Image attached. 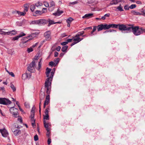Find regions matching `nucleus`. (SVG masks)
<instances>
[{
    "label": "nucleus",
    "mask_w": 145,
    "mask_h": 145,
    "mask_svg": "<svg viewBox=\"0 0 145 145\" xmlns=\"http://www.w3.org/2000/svg\"><path fill=\"white\" fill-rule=\"evenodd\" d=\"M131 25L113 24H110V28H116L118 27V29L120 31H126L127 33L131 32Z\"/></svg>",
    "instance_id": "f257e3e1"
},
{
    "label": "nucleus",
    "mask_w": 145,
    "mask_h": 145,
    "mask_svg": "<svg viewBox=\"0 0 145 145\" xmlns=\"http://www.w3.org/2000/svg\"><path fill=\"white\" fill-rule=\"evenodd\" d=\"M132 31L135 35L137 36L143 33L144 32L145 33V29L139 27L138 26H133V25H131V32Z\"/></svg>",
    "instance_id": "f03ea898"
},
{
    "label": "nucleus",
    "mask_w": 145,
    "mask_h": 145,
    "mask_svg": "<svg viewBox=\"0 0 145 145\" xmlns=\"http://www.w3.org/2000/svg\"><path fill=\"white\" fill-rule=\"evenodd\" d=\"M52 82L46 80L44 83V87L46 89V92L47 94H50Z\"/></svg>",
    "instance_id": "7ed1b4c3"
},
{
    "label": "nucleus",
    "mask_w": 145,
    "mask_h": 145,
    "mask_svg": "<svg viewBox=\"0 0 145 145\" xmlns=\"http://www.w3.org/2000/svg\"><path fill=\"white\" fill-rule=\"evenodd\" d=\"M12 103L11 101L9 99L5 97L0 98V104L5 105H8Z\"/></svg>",
    "instance_id": "20e7f679"
},
{
    "label": "nucleus",
    "mask_w": 145,
    "mask_h": 145,
    "mask_svg": "<svg viewBox=\"0 0 145 145\" xmlns=\"http://www.w3.org/2000/svg\"><path fill=\"white\" fill-rule=\"evenodd\" d=\"M50 35L51 32L49 31H46L44 33V36L46 40L49 41L51 40V37Z\"/></svg>",
    "instance_id": "39448f33"
},
{
    "label": "nucleus",
    "mask_w": 145,
    "mask_h": 145,
    "mask_svg": "<svg viewBox=\"0 0 145 145\" xmlns=\"http://www.w3.org/2000/svg\"><path fill=\"white\" fill-rule=\"evenodd\" d=\"M0 132L1 133L2 136L4 137H7L8 135L7 131L5 128L0 129Z\"/></svg>",
    "instance_id": "423d86ee"
},
{
    "label": "nucleus",
    "mask_w": 145,
    "mask_h": 145,
    "mask_svg": "<svg viewBox=\"0 0 145 145\" xmlns=\"http://www.w3.org/2000/svg\"><path fill=\"white\" fill-rule=\"evenodd\" d=\"M25 35V33H24L23 32H21L16 37L12 38L11 39L13 40H17L19 38Z\"/></svg>",
    "instance_id": "0eeeda50"
},
{
    "label": "nucleus",
    "mask_w": 145,
    "mask_h": 145,
    "mask_svg": "<svg viewBox=\"0 0 145 145\" xmlns=\"http://www.w3.org/2000/svg\"><path fill=\"white\" fill-rule=\"evenodd\" d=\"M55 73L54 72L52 71L51 72L50 76L48 77V78L46 79V80L52 82Z\"/></svg>",
    "instance_id": "6e6552de"
},
{
    "label": "nucleus",
    "mask_w": 145,
    "mask_h": 145,
    "mask_svg": "<svg viewBox=\"0 0 145 145\" xmlns=\"http://www.w3.org/2000/svg\"><path fill=\"white\" fill-rule=\"evenodd\" d=\"M63 12L62 11H60L59 9L58 8L56 12L53 13V15H55L56 16H57L61 15Z\"/></svg>",
    "instance_id": "1a4fd4ad"
},
{
    "label": "nucleus",
    "mask_w": 145,
    "mask_h": 145,
    "mask_svg": "<svg viewBox=\"0 0 145 145\" xmlns=\"http://www.w3.org/2000/svg\"><path fill=\"white\" fill-rule=\"evenodd\" d=\"M39 25H44L47 23L48 21L45 20L40 19L38 20Z\"/></svg>",
    "instance_id": "9d476101"
},
{
    "label": "nucleus",
    "mask_w": 145,
    "mask_h": 145,
    "mask_svg": "<svg viewBox=\"0 0 145 145\" xmlns=\"http://www.w3.org/2000/svg\"><path fill=\"white\" fill-rule=\"evenodd\" d=\"M93 14L92 13H89L87 14L84 15V16H83L82 18H87L89 19L90 18H91V17L93 16Z\"/></svg>",
    "instance_id": "9b49d317"
},
{
    "label": "nucleus",
    "mask_w": 145,
    "mask_h": 145,
    "mask_svg": "<svg viewBox=\"0 0 145 145\" xmlns=\"http://www.w3.org/2000/svg\"><path fill=\"white\" fill-rule=\"evenodd\" d=\"M52 71V69L47 67L46 69V71L45 74L46 75V77H49L50 73Z\"/></svg>",
    "instance_id": "f8f14e48"
},
{
    "label": "nucleus",
    "mask_w": 145,
    "mask_h": 145,
    "mask_svg": "<svg viewBox=\"0 0 145 145\" xmlns=\"http://www.w3.org/2000/svg\"><path fill=\"white\" fill-rule=\"evenodd\" d=\"M12 131L13 132L15 136L18 135L21 133V131L20 129H17L14 131L12 130Z\"/></svg>",
    "instance_id": "ddd939ff"
},
{
    "label": "nucleus",
    "mask_w": 145,
    "mask_h": 145,
    "mask_svg": "<svg viewBox=\"0 0 145 145\" xmlns=\"http://www.w3.org/2000/svg\"><path fill=\"white\" fill-rule=\"evenodd\" d=\"M124 10L123 8V7L121 5V4H120L119 6L116 8V9L115 10L116 11H119L120 12L123 11Z\"/></svg>",
    "instance_id": "4468645a"
},
{
    "label": "nucleus",
    "mask_w": 145,
    "mask_h": 145,
    "mask_svg": "<svg viewBox=\"0 0 145 145\" xmlns=\"http://www.w3.org/2000/svg\"><path fill=\"white\" fill-rule=\"evenodd\" d=\"M24 12L26 13V12L28 11L29 7V5L27 4H26L24 5Z\"/></svg>",
    "instance_id": "2eb2a0df"
},
{
    "label": "nucleus",
    "mask_w": 145,
    "mask_h": 145,
    "mask_svg": "<svg viewBox=\"0 0 145 145\" xmlns=\"http://www.w3.org/2000/svg\"><path fill=\"white\" fill-rule=\"evenodd\" d=\"M45 93L44 92H42L41 90L40 91V93L39 96L40 99V100H42L44 97Z\"/></svg>",
    "instance_id": "dca6fc26"
},
{
    "label": "nucleus",
    "mask_w": 145,
    "mask_h": 145,
    "mask_svg": "<svg viewBox=\"0 0 145 145\" xmlns=\"http://www.w3.org/2000/svg\"><path fill=\"white\" fill-rule=\"evenodd\" d=\"M18 111H17L14 112H13L12 111V113L11 114L13 116V117L15 118H17L19 117V114L18 113Z\"/></svg>",
    "instance_id": "f3484780"
},
{
    "label": "nucleus",
    "mask_w": 145,
    "mask_h": 145,
    "mask_svg": "<svg viewBox=\"0 0 145 145\" xmlns=\"http://www.w3.org/2000/svg\"><path fill=\"white\" fill-rule=\"evenodd\" d=\"M18 110V109H17V108H15L14 107H11L10 108V111L11 114L12 113V111L13 112H14Z\"/></svg>",
    "instance_id": "a211bd4d"
},
{
    "label": "nucleus",
    "mask_w": 145,
    "mask_h": 145,
    "mask_svg": "<svg viewBox=\"0 0 145 145\" xmlns=\"http://www.w3.org/2000/svg\"><path fill=\"white\" fill-rule=\"evenodd\" d=\"M84 33V31L79 32L76 35H75L74 37H79L82 35Z\"/></svg>",
    "instance_id": "6ab92c4d"
},
{
    "label": "nucleus",
    "mask_w": 145,
    "mask_h": 145,
    "mask_svg": "<svg viewBox=\"0 0 145 145\" xmlns=\"http://www.w3.org/2000/svg\"><path fill=\"white\" fill-rule=\"evenodd\" d=\"M68 48V46L67 45L63 46L62 48L61 51L63 52H66Z\"/></svg>",
    "instance_id": "aec40b11"
},
{
    "label": "nucleus",
    "mask_w": 145,
    "mask_h": 145,
    "mask_svg": "<svg viewBox=\"0 0 145 145\" xmlns=\"http://www.w3.org/2000/svg\"><path fill=\"white\" fill-rule=\"evenodd\" d=\"M16 31L14 30L10 32H8L7 33V35H9L11 34V35H15L16 34Z\"/></svg>",
    "instance_id": "412c9836"
},
{
    "label": "nucleus",
    "mask_w": 145,
    "mask_h": 145,
    "mask_svg": "<svg viewBox=\"0 0 145 145\" xmlns=\"http://www.w3.org/2000/svg\"><path fill=\"white\" fill-rule=\"evenodd\" d=\"M59 60L60 59L59 58H57L55 59H54V62L55 63V65H54V67H55L56 65L58 64L59 62Z\"/></svg>",
    "instance_id": "4be33fe9"
},
{
    "label": "nucleus",
    "mask_w": 145,
    "mask_h": 145,
    "mask_svg": "<svg viewBox=\"0 0 145 145\" xmlns=\"http://www.w3.org/2000/svg\"><path fill=\"white\" fill-rule=\"evenodd\" d=\"M37 33H36V32H35V33H32L31 35H29L27 37H24L23 38V40H27V39H28V37H33V35H37Z\"/></svg>",
    "instance_id": "5701e85b"
},
{
    "label": "nucleus",
    "mask_w": 145,
    "mask_h": 145,
    "mask_svg": "<svg viewBox=\"0 0 145 145\" xmlns=\"http://www.w3.org/2000/svg\"><path fill=\"white\" fill-rule=\"evenodd\" d=\"M17 13L20 16H24L25 14V13L24 12V11L21 12L19 11H17Z\"/></svg>",
    "instance_id": "b1692460"
},
{
    "label": "nucleus",
    "mask_w": 145,
    "mask_h": 145,
    "mask_svg": "<svg viewBox=\"0 0 145 145\" xmlns=\"http://www.w3.org/2000/svg\"><path fill=\"white\" fill-rule=\"evenodd\" d=\"M49 24L48 25V27L50 26L51 25L55 24V22H54V21L53 20H50V19H48V21Z\"/></svg>",
    "instance_id": "393cba45"
},
{
    "label": "nucleus",
    "mask_w": 145,
    "mask_h": 145,
    "mask_svg": "<svg viewBox=\"0 0 145 145\" xmlns=\"http://www.w3.org/2000/svg\"><path fill=\"white\" fill-rule=\"evenodd\" d=\"M35 107L33 106L31 110V116H32V115H35Z\"/></svg>",
    "instance_id": "a878e982"
},
{
    "label": "nucleus",
    "mask_w": 145,
    "mask_h": 145,
    "mask_svg": "<svg viewBox=\"0 0 145 145\" xmlns=\"http://www.w3.org/2000/svg\"><path fill=\"white\" fill-rule=\"evenodd\" d=\"M74 20L73 18L71 17H70L69 18L67 19L66 21L67 23H70Z\"/></svg>",
    "instance_id": "bb28decb"
},
{
    "label": "nucleus",
    "mask_w": 145,
    "mask_h": 145,
    "mask_svg": "<svg viewBox=\"0 0 145 145\" xmlns=\"http://www.w3.org/2000/svg\"><path fill=\"white\" fill-rule=\"evenodd\" d=\"M35 62L34 61H33L31 63H30L28 66L31 67L32 68H34V66H35Z\"/></svg>",
    "instance_id": "cd10ccee"
},
{
    "label": "nucleus",
    "mask_w": 145,
    "mask_h": 145,
    "mask_svg": "<svg viewBox=\"0 0 145 145\" xmlns=\"http://www.w3.org/2000/svg\"><path fill=\"white\" fill-rule=\"evenodd\" d=\"M76 38H74V37L72 38L73 39V40L74 42H76V43L78 42H79L80 41V37H76Z\"/></svg>",
    "instance_id": "c85d7f7f"
},
{
    "label": "nucleus",
    "mask_w": 145,
    "mask_h": 145,
    "mask_svg": "<svg viewBox=\"0 0 145 145\" xmlns=\"http://www.w3.org/2000/svg\"><path fill=\"white\" fill-rule=\"evenodd\" d=\"M116 0H112L110 3V4L112 5H116L117 4Z\"/></svg>",
    "instance_id": "c756f323"
},
{
    "label": "nucleus",
    "mask_w": 145,
    "mask_h": 145,
    "mask_svg": "<svg viewBox=\"0 0 145 145\" xmlns=\"http://www.w3.org/2000/svg\"><path fill=\"white\" fill-rule=\"evenodd\" d=\"M10 87L11 88L13 92H14L16 91V88L14 87V85L11 83Z\"/></svg>",
    "instance_id": "7c9ffc66"
},
{
    "label": "nucleus",
    "mask_w": 145,
    "mask_h": 145,
    "mask_svg": "<svg viewBox=\"0 0 145 145\" xmlns=\"http://www.w3.org/2000/svg\"><path fill=\"white\" fill-rule=\"evenodd\" d=\"M97 27L98 31H99L103 30L101 24L98 25L97 26Z\"/></svg>",
    "instance_id": "2f4dec72"
},
{
    "label": "nucleus",
    "mask_w": 145,
    "mask_h": 145,
    "mask_svg": "<svg viewBox=\"0 0 145 145\" xmlns=\"http://www.w3.org/2000/svg\"><path fill=\"white\" fill-rule=\"evenodd\" d=\"M31 24H38L39 25L38 20L33 21L30 23Z\"/></svg>",
    "instance_id": "473e14b6"
},
{
    "label": "nucleus",
    "mask_w": 145,
    "mask_h": 145,
    "mask_svg": "<svg viewBox=\"0 0 145 145\" xmlns=\"http://www.w3.org/2000/svg\"><path fill=\"white\" fill-rule=\"evenodd\" d=\"M35 115H32V116L31 115L29 117L31 118V121L32 122H35V120L34 118V117Z\"/></svg>",
    "instance_id": "72a5a7b5"
},
{
    "label": "nucleus",
    "mask_w": 145,
    "mask_h": 145,
    "mask_svg": "<svg viewBox=\"0 0 145 145\" xmlns=\"http://www.w3.org/2000/svg\"><path fill=\"white\" fill-rule=\"evenodd\" d=\"M43 123L44 124V127L45 128L48 127V125L49 123H46L45 120H43Z\"/></svg>",
    "instance_id": "f704fd0d"
},
{
    "label": "nucleus",
    "mask_w": 145,
    "mask_h": 145,
    "mask_svg": "<svg viewBox=\"0 0 145 145\" xmlns=\"http://www.w3.org/2000/svg\"><path fill=\"white\" fill-rule=\"evenodd\" d=\"M78 3V1H76L72 2H70L69 3V6H71V5H74L75 4Z\"/></svg>",
    "instance_id": "c9c22d12"
},
{
    "label": "nucleus",
    "mask_w": 145,
    "mask_h": 145,
    "mask_svg": "<svg viewBox=\"0 0 145 145\" xmlns=\"http://www.w3.org/2000/svg\"><path fill=\"white\" fill-rule=\"evenodd\" d=\"M42 5V3L40 2H38L37 3H36L35 4V5L37 7H38L39 6H40Z\"/></svg>",
    "instance_id": "e433bc0d"
},
{
    "label": "nucleus",
    "mask_w": 145,
    "mask_h": 145,
    "mask_svg": "<svg viewBox=\"0 0 145 145\" xmlns=\"http://www.w3.org/2000/svg\"><path fill=\"white\" fill-rule=\"evenodd\" d=\"M43 119L44 120H48L49 119V115H43Z\"/></svg>",
    "instance_id": "4c0bfd02"
},
{
    "label": "nucleus",
    "mask_w": 145,
    "mask_h": 145,
    "mask_svg": "<svg viewBox=\"0 0 145 145\" xmlns=\"http://www.w3.org/2000/svg\"><path fill=\"white\" fill-rule=\"evenodd\" d=\"M8 32H5L2 31V29H0V34L3 35H7Z\"/></svg>",
    "instance_id": "58836bf2"
},
{
    "label": "nucleus",
    "mask_w": 145,
    "mask_h": 145,
    "mask_svg": "<svg viewBox=\"0 0 145 145\" xmlns=\"http://www.w3.org/2000/svg\"><path fill=\"white\" fill-rule=\"evenodd\" d=\"M35 9V5H31V6L30 10L31 12H33Z\"/></svg>",
    "instance_id": "ea45409f"
},
{
    "label": "nucleus",
    "mask_w": 145,
    "mask_h": 145,
    "mask_svg": "<svg viewBox=\"0 0 145 145\" xmlns=\"http://www.w3.org/2000/svg\"><path fill=\"white\" fill-rule=\"evenodd\" d=\"M32 72H30L29 73H27L26 72V74L27 75V78H28V79H29L31 77V73Z\"/></svg>",
    "instance_id": "a19ab883"
},
{
    "label": "nucleus",
    "mask_w": 145,
    "mask_h": 145,
    "mask_svg": "<svg viewBox=\"0 0 145 145\" xmlns=\"http://www.w3.org/2000/svg\"><path fill=\"white\" fill-rule=\"evenodd\" d=\"M27 75L26 73H25L23 74L22 76V78L23 80H25L27 78Z\"/></svg>",
    "instance_id": "79ce46f5"
},
{
    "label": "nucleus",
    "mask_w": 145,
    "mask_h": 145,
    "mask_svg": "<svg viewBox=\"0 0 145 145\" xmlns=\"http://www.w3.org/2000/svg\"><path fill=\"white\" fill-rule=\"evenodd\" d=\"M27 69L29 71L31 72H33V68L31 67L28 66L27 67Z\"/></svg>",
    "instance_id": "37998d69"
},
{
    "label": "nucleus",
    "mask_w": 145,
    "mask_h": 145,
    "mask_svg": "<svg viewBox=\"0 0 145 145\" xmlns=\"http://www.w3.org/2000/svg\"><path fill=\"white\" fill-rule=\"evenodd\" d=\"M136 15H142L144 16H145V13L144 11H142L140 13L138 12H136Z\"/></svg>",
    "instance_id": "c03bdc74"
},
{
    "label": "nucleus",
    "mask_w": 145,
    "mask_h": 145,
    "mask_svg": "<svg viewBox=\"0 0 145 145\" xmlns=\"http://www.w3.org/2000/svg\"><path fill=\"white\" fill-rule=\"evenodd\" d=\"M50 6L49 7L50 8V7H51L53 6H55V3L53 1H51L50 3Z\"/></svg>",
    "instance_id": "a18cd8bd"
},
{
    "label": "nucleus",
    "mask_w": 145,
    "mask_h": 145,
    "mask_svg": "<svg viewBox=\"0 0 145 145\" xmlns=\"http://www.w3.org/2000/svg\"><path fill=\"white\" fill-rule=\"evenodd\" d=\"M35 14H36L38 15H40L42 14V12L40 11L37 10H36L35 12Z\"/></svg>",
    "instance_id": "49530a36"
},
{
    "label": "nucleus",
    "mask_w": 145,
    "mask_h": 145,
    "mask_svg": "<svg viewBox=\"0 0 145 145\" xmlns=\"http://www.w3.org/2000/svg\"><path fill=\"white\" fill-rule=\"evenodd\" d=\"M105 30L108 29H110V24L108 25L107 24H105Z\"/></svg>",
    "instance_id": "de8ad7c7"
},
{
    "label": "nucleus",
    "mask_w": 145,
    "mask_h": 145,
    "mask_svg": "<svg viewBox=\"0 0 145 145\" xmlns=\"http://www.w3.org/2000/svg\"><path fill=\"white\" fill-rule=\"evenodd\" d=\"M136 7V5L135 4H132L130 5L129 7V8H130L131 9H132L134 8H135Z\"/></svg>",
    "instance_id": "09e8293b"
},
{
    "label": "nucleus",
    "mask_w": 145,
    "mask_h": 145,
    "mask_svg": "<svg viewBox=\"0 0 145 145\" xmlns=\"http://www.w3.org/2000/svg\"><path fill=\"white\" fill-rule=\"evenodd\" d=\"M33 49L31 47L28 48L27 50V51L28 53H29L30 52H32V51H33Z\"/></svg>",
    "instance_id": "8fccbe9b"
},
{
    "label": "nucleus",
    "mask_w": 145,
    "mask_h": 145,
    "mask_svg": "<svg viewBox=\"0 0 145 145\" xmlns=\"http://www.w3.org/2000/svg\"><path fill=\"white\" fill-rule=\"evenodd\" d=\"M49 65L51 67H53V66L54 67V65H55V63L54 62L51 61L49 62Z\"/></svg>",
    "instance_id": "3c124183"
},
{
    "label": "nucleus",
    "mask_w": 145,
    "mask_h": 145,
    "mask_svg": "<svg viewBox=\"0 0 145 145\" xmlns=\"http://www.w3.org/2000/svg\"><path fill=\"white\" fill-rule=\"evenodd\" d=\"M34 140L35 141H37L38 140L39 138L38 136L37 135H35L34 137Z\"/></svg>",
    "instance_id": "603ef678"
},
{
    "label": "nucleus",
    "mask_w": 145,
    "mask_h": 145,
    "mask_svg": "<svg viewBox=\"0 0 145 145\" xmlns=\"http://www.w3.org/2000/svg\"><path fill=\"white\" fill-rule=\"evenodd\" d=\"M31 39H29L26 40H22V43L23 44H24L25 43L31 40Z\"/></svg>",
    "instance_id": "864d4df0"
},
{
    "label": "nucleus",
    "mask_w": 145,
    "mask_h": 145,
    "mask_svg": "<svg viewBox=\"0 0 145 145\" xmlns=\"http://www.w3.org/2000/svg\"><path fill=\"white\" fill-rule=\"evenodd\" d=\"M19 117V118H18V121H20V123H23V120L22 118L20 116Z\"/></svg>",
    "instance_id": "5fc2aeb1"
},
{
    "label": "nucleus",
    "mask_w": 145,
    "mask_h": 145,
    "mask_svg": "<svg viewBox=\"0 0 145 145\" xmlns=\"http://www.w3.org/2000/svg\"><path fill=\"white\" fill-rule=\"evenodd\" d=\"M97 27L96 26H94L93 27V30L91 32V34L93 35V33L95 31H96Z\"/></svg>",
    "instance_id": "6e6d98bb"
},
{
    "label": "nucleus",
    "mask_w": 145,
    "mask_h": 145,
    "mask_svg": "<svg viewBox=\"0 0 145 145\" xmlns=\"http://www.w3.org/2000/svg\"><path fill=\"white\" fill-rule=\"evenodd\" d=\"M8 54H14V52L13 50H9L8 51Z\"/></svg>",
    "instance_id": "4d7b16f0"
},
{
    "label": "nucleus",
    "mask_w": 145,
    "mask_h": 145,
    "mask_svg": "<svg viewBox=\"0 0 145 145\" xmlns=\"http://www.w3.org/2000/svg\"><path fill=\"white\" fill-rule=\"evenodd\" d=\"M24 105L25 107L27 108H29V103L25 102L24 103Z\"/></svg>",
    "instance_id": "13d9d810"
},
{
    "label": "nucleus",
    "mask_w": 145,
    "mask_h": 145,
    "mask_svg": "<svg viewBox=\"0 0 145 145\" xmlns=\"http://www.w3.org/2000/svg\"><path fill=\"white\" fill-rule=\"evenodd\" d=\"M44 5L46 7H48L49 6L48 3L47 2H44Z\"/></svg>",
    "instance_id": "bf43d9fd"
},
{
    "label": "nucleus",
    "mask_w": 145,
    "mask_h": 145,
    "mask_svg": "<svg viewBox=\"0 0 145 145\" xmlns=\"http://www.w3.org/2000/svg\"><path fill=\"white\" fill-rule=\"evenodd\" d=\"M124 8L126 10H128L129 9V8L127 5H126L124 6Z\"/></svg>",
    "instance_id": "052dcab7"
},
{
    "label": "nucleus",
    "mask_w": 145,
    "mask_h": 145,
    "mask_svg": "<svg viewBox=\"0 0 145 145\" xmlns=\"http://www.w3.org/2000/svg\"><path fill=\"white\" fill-rule=\"evenodd\" d=\"M8 73L10 75H11L12 77H14L15 76V75L12 72H9Z\"/></svg>",
    "instance_id": "680f3d73"
},
{
    "label": "nucleus",
    "mask_w": 145,
    "mask_h": 145,
    "mask_svg": "<svg viewBox=\"0 0 145 145\" xmlns=\"http://www.w3.org/2000/svg\"><path fill=\"white\" fill-rule=\"evenodd\" d=\"M67 42V41H65L64 42H63L61 43V45H62L65 46H66V45L68 44Z\"/></svg>",
    "instance_id": "e2e57ef3"
},
{
    "label": "nucleus",
    "mask_w": 145,
    "mask_h": 145,
    "mask_svg": "<svg viewBox=\"0 0 145 145\" xmlns=\"http://www.w3.org/2000/svg\"><path fill=\"white\" fill-rule=\"evenodd\" d=\"M48 145H49L50 144L51 142V140L50 138H49L48 140Z\"/></svg>",
    "instance_id": "0e129e2a"
},
{
    "label": "nucleus",
    "mask_w": 145,
    "mask_h": 145,
    "mask_svg": "<svg viewBox=\"0 0 145 145\" xmlns=\"http://www.w3.org/2000/svg\"><path fill=\"white\" fill-rule=\"evenodd\" d=\"M112 29H109L108 30H106V31H104L103 32V33H107L108 32H112Z\"/></svg>",
    "instance_id": "69168bd1"
},
{
    "label": "nucleus",
    "mask_w": 145,
    "mask_h": 145,
    "mask_svg": "<svg viewBox=\"0 0 145 145\" xmlns=\"http://www.w3.org/2000/svg\"><path fill=\"white\" fill-rule=\"evenodd\" d=\"M49 111L47 109H46L44 113L45 115H48Z\"/></svg>",
    "instance_id": "338daca9"
},
{
    "label": "nucleus",
    "mask_w": 145,
    "mask_h": 145,
    "mask_svg": "<svg viewBox=\"0 0 145 145\" xmlns=\"http://www.w3.org/2000/svg\"><path fill=\"white\" fill-rule=\"evenodd\" d=\"M50 102V100H47L46 99L45 101L44 102V103H46V104L48 105L49 103Z\"/></svg>",
    "instance_id": "774afa93"
}]
</instances>
